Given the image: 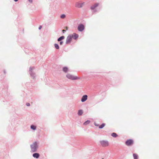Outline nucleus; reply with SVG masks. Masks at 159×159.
I'll return each instance as SVG.
<instances>
[{"label":"nucleus","mask_w":159,"mask_h":159,"mask_svg":"<svg viewBox=\"0 0 159 159\" xmlns=\"http://www.w3.org/2000/svg\"><path fill=\"white\" fill-rule=\"evenodd\" d=\"M66 76L68 79L73 80L80 79V77L76 76H74L70 74H67L66 75Z\"/></svg>","instance_id":"1"},{"label":"nucleus","mask_w":159,"mask_h":159,"mask_svg":"<svg viewBox=\"0 0 159 159\" xmlns=\"http://www.w3.org/2000/svg\"><path fill=\"white\" fill-rule=\"evenodd\" d=\"M31 151L33 152H34L36 151L37 148V145L36 143H34L31 145Z\"/></svg>","instance_id":"2"},{"label":"nucleus","mask_w":159,"mask_h":159,"mask_svg":"<svg viewBox=\"0 0 159 159\" xmlns=\"http://www.w3.org/2000/svg\"><path fill=\"white\" fill-rule=\"evenodd\" d=\"M101 145L103 147H107L108 146L109 143L107 141H102L100 142Z\"/></svg>","instance_id":"3"},{"label":"nucleus","mask_w":159,"mask_h":159,"mask_svg":"<svg viewBox=\"0 0 159 159\" xmlns=\"http://www.w3.org/2000/svg\"><path fill=\"white\" fill-rule=\"evenodd\" d=\"M134 143V141L132 139H129L127 140L125 142L126 144L128 146H131Z\"/></svg>","instance_id":"4"},{"label":"nucleus","mask_w":159,"mask_h":159,"mask_svg":"<svg viewBox=\"0 0 159 159\" xmlns=\"http://www.w3.org/2000/svg\"><path fill=\"white\" fill-rule=\"evenodd\" d=\"M72 37L71 35H69L67 37L66 41V43L68 44L70 43L72 41Z\"/></svg>","instance_id":"5"},{"label":"nucleus","mask_w":159,"mask_h":159,"mask_svg":"<svg viewBox=\"0 0 159 159\" xmlns=\"http://www.w3.org/2000/svg\"><path fill=\"white\" fill-rule=\"evenodd\" d=\"M84 26L82 24L79 25L78 27V30L80 31H82L84 29Z\"/></svg>","instance_id":"6"},{"label":"nucleus","mask_w":159,"mask_h":159,"mask_svg":"<svg viewBox=\"0 0 159 159\" xmlns=\"http://www.w3.org/2000/svg\"><path fill=\"white\" fill-rule=\"evenodd\" d=\"M70 35L71 36L72 38H73L75 40H76L78 38L79 36L78 35L75 33H74Z\"/></svg>","instance_id":"7"},{"label":"nucleus","mask_w":159,"mask_h":159,"mask_svg":"<svg viewBox=\"0 0 159 159\" xmlns=\"http://www.w3.org/2000/svg\"><path fill=\"white\" fill-rule=\"evenodd\" d=\"M98 5L99 3H95L91 7V9L92 10H94L98 6Z\"/></svg>","instance_id":"8"},{"label":"nucleus","mask_w":159,"mask_h":159,"mask_svg":"<svg viewBox=\"0 0 159 159\" xmlns=\"http://www.w3.org/2000/svg\"><path fill=\"white\" fill-rule=\"evenodd\" d=\"M88 96L87 95H84L82 98L81 101L83 102L86 101L87 99Z\"/></svg>","instance_id":"9"},{"label":"nucleus","mask_w":159,"mask_h":159,"mask_svg":"<svg viewBox=\"0 0 159 159\" xmlns=\"http://www.w3.org/2000/svg\"><path fill=\"white\" fill-rule=\"evenodd\" d=\"M33 156L34 157L37 158L39 157V155L38 153H34L33 154Z\"/></svg>","instance_id":"10"},{"label":"nucleus","mask_w":159,"mask_h":159,"mask_svg":"<svg viewBox=\"0 0 159 159\" xmlns=\"http://www.w3.org/2000/svg\"><path fill=\"white\" fill-rule=\"evenodd\" d=\"M84 4V3H77L76 4V7H82L83 5Z\"/></svg>","instance_id":"11"},{"label":"nucleus","mask_w":159,"mask_h":159,"mask_svg":"<svg viewBox=\"0 0 159 159\" xmlns=\"http://www.w3.org/2000/svg\"><path fill=\"white\" fill-rule=\"evenodd\" d=\"M65 38V37L63 36H61L58 39H57V41H61V40H62V39H64Z\"/></svg>","instance_id":"12"},{"label":"nucleus","mask_w":159,"mask_h":159,"mask_svg":"<svg viewBox=\"0 0 159 159\" xmlns=\"http://www.w3.org/2000/svg\"><path fill=\"white\" fill-rule=\"evenodd\" d=\"M83 113V111L81 110H79L78 112V115L79 116L81 115Z\"/></svg>","instance_id":"13"},{"label":"nucleus","mask_w":159,"mask_h":159,"mask_svg":"<svg viewBox=\"0 0 159 159\" xmlns=\"http://www.w3.org/2000/svg\"><path fill=\"white\" fill-rule=\"evenodd\" d=\"M63 71L65 72H66L68 70V69L66 67H64L63 69Z\"/></svg>","instance_id":"14"},{"label":"nucleus","mask_w":159,"mask_h":159,"mask_svg":"<svg viewBox=\"0 0 159 159\" xmlns=\"http://www.w3.org/2000/svg\"><path fill=\"white\" fill-rule=\"evenodd\" d=\"M105 125V124L104 123H102V125L99 126V129H102L104 127Z\"/></svg>","instance_id":"15"},{"label":"nucleus","mask_w":159,"mask_h":159,"mask_svg":"<svg viewBox=\"0 0 159 159\" xmlns=\"http://www.w3.org/2000/svg\"><path fill=\"white\" fill-rule=\"evenodd\" d=\"M133 156L134 159H138V156L137 154H134Z\"/></svg>","instance_id":"16"},{"label":"nucleus","mask_w":159,"mask_h":159,"mask_svg":"<svg viewBox=\"0 0 159 159\" xmlns=\"http://www.w3.org/2000/svg\"><path fill=\"white\" fill-rule=\"evenodd\" d=\"M111 135L112 137H116L117 136V134L115 133H112Z\"/></svg>","instance_id":"17"},{"label":"nucleus","mask_w":159,"mask_h":159,"mask_svg":"<svg viewBox=\"0 0 159 159\" xmlns=\"http://www.w3.org/2000/svg\"><path fill=\"white\" fill-rule=\"evenodd\" d=\"M90 121L89 120H87L86 121H85V122L84 123V125H86L88 124H89L90 123Z\"/></svg>","instance_id":"18"},{"label":"nucleus","mask_w":159,"mask_h":159,"mask_svg":"<svg viewBox=\"0 0 159 159\" xmlns=\"http://www.w3.org/2000/svg\"><path fill=\"white\" fill-rule=\"evenodd\" d=\"M54 46L55 48L57 49H59V46L58 44L55 43L54 44Z\"/></svg>","instance_id":"19"},{"label":"nucleus","mask_w":159,"mask_h":159,"mask_svg":"<svg viewBox=\"0 0 159 159\" xmlns=\"http://www.w3.org/2000/svg\"><path fill=\"white\" fill-rule=\"evenodd\" d=\"M31 128L33 129V130H35L36 129V127L34 125H32L31 126Z\"/></svg>","instance_id":"20"},{"label":"nucleus","mask_w":159,"mask_h":159,"mask_svg":"<svg viewBox=\"0 0 159 159\" xmlns=\"http://www.w3.org/2000/svg\"><path fill=\"white\" fill-rule=\"evenodd\" d=\"M61 18H64L65 17V15L64 14H63L61 16Z\"/></svg>","instance_id":"21"},{"label":"nucleus","mask_w":159,"mask_h":159,"mask_svg":"<svg viewBox=\"0 0 159 159\" xmlns=\"http://www.w3.org/2000/svg\"><path fill=\"white\" fill-rule=\"evenodd\" d=\"M26 105L27 106H29L30 105V103H26Z\"/></svg>","instance_id":"22"},{"label":"nucleus","mask_w":159,"mask_h":159,"mask_svg":"<svg viewBox=\"0 0 159 159\" xmlns=\"http://www.w3.org/2000/svg\"><path fill=\"white\" fill-rule=\"evenodd\" d=\"M94 125L95 126H98V124H97L95 122L94 123Z\"/></svg>","instance_id":"23"},{"label":"nucleus","mask_w":159,"mask_h":159,"mask_svg":"<svg viewBox=\"0 0 159 159\" xmlns=\"http://www.w3.org/2000/svg\"><path fill=\"white\" fill-rule=\"evenodd\" d=\"M42 28V26L41 25H40L39 27V30H40Z\"/></svg>","instance_id":"24"},{"label":"nucleus","mask_w":159,"mask_h":159,"mask_svg":"<svg viewBox=\"0 0 159 159\" xmlns=\"http://www.w3.org/2000/svg\"><path fill=\"white\" fill-rule=\"evenodd\" d=\"M63 43V41H61V42L60 43V45H61Z\"/></svg>","instance_id":"25"},{"label":"nucleus","mask_w":159,"mask_h":159,"mask_svg":"<svg viewBox=\"0 0 159 159\" xmlns=\"http://www.w3.org/2000/svg\"><path fill=\"white\" fill-rule=\"evenodd\" d=\"M66 31V30H62V32L63 33H64Z\"/></svg>","instance_id":"26"},{"label":"nucleus","mask_w":159,"mask_h":159,"mask_svg":"<svg viewBox=\"0 0 159 159\" xmlns=\"http://www.w3.org/2000/svg\"><path fill=\"white\" fill-rule=\"evenodd\" d=\"M65 29H66L67 30H68V27H66L65 28Z\"/></svg>","instance_id":"27"},{"label":"nucleus","mask_w":159,"mask_h":159,"mask_svg":"<svg viewBox=\"0 0 159 159\" xmlns=\"http://www.w3.org/2000/svg\"><path fill=\"white\" fill-rule=\"evenodd\" d=\"M29 1L30 2H32V0H29Z\"/></svg>","instance_id":"28"},{"label":"nucleus","mask_w":159,"mask_h":159,"mask_svg":"<svg viewBox=\"0 0 159 159\" xmlns=\"http://www.w3.org/2000/svg\"><path fill=\"white\" fill-rule=\"evenodd\" d=\"M18 0H14V1H15V2H17L18 1Z\"/></svg>","instance_id":"29"}]
</instances>
